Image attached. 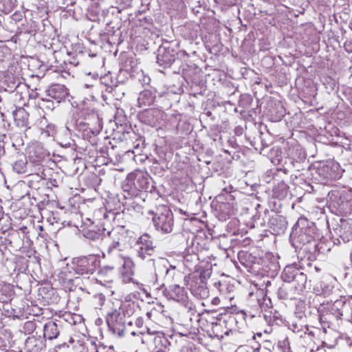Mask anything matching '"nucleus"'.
<instances>
[{
  "instance_id": "31",
  "label": "nucleus",
  "mask_w": 352,
  "mask_h": 352,
  "mask_svg": "<svg viewBox=\"0 0 352 352\" xmlns=\"http://www.w3.org/2000/svg\"><path fill=\"white\" fill-rule=\"evenodd\" d=\"M45 250L47 251L50 265L54 267V263L61 261L58 245L55 241H47L45 242Z\"/></svg>"
},
{
  "instance_id": "13",
  "label": "nucleus",
  "mask_w": 352,
  "mask_h": 352,
  "mask_svg": "<svg viewBox=\"0 0 352 352\" xmlns=\"http://www.w3.org/2000/svg\"><path fill=\"white\" fill-rule=\"evenodd\" d=\"M98 263V260L94 255L74 258L72 261L74 270L80 275L94 274Z\"/></svg>"
},
{
  "instance_id": "14",
  "label": "nucleus",
  "mask_w": 352,
  "mask_h": 352,
  "mask_svg": "<svg viewBox=\"0 0 352 352\" xmlns=\"http://www.w3.org/2000/svg\"><path fill=\"white\" fill-rule=\"evenodd\" d=\"M265 217H267V227L272 234L280 235L285 233L288 226L285 216L265 209Z\"/></svg>"
},
{
  "instance_id": "26",
  "label": "nucleus",
  "mask_w": 352,
  "mask_h": 352,
  "mask_svg": "<svg viewBox=\"0 0 352 352\" xmlns=\"http://www.w3.org/2000/svg\"><path fill=\"white\" fill-rule=\"evenodd\" d=\"M240 263L249 270H254L256 265H260L262 256L256 255L255 252H241L238 254Z\"/></svg>"
},
{
  "instance_id": "1",
  "label": "nucleus",
  "mask_w": 352,
  "mask_h": 352,
  "mask_svg": "<svg viewBox=\"0 0 352 352\" xmlns=\"http://www.w3.org/2000/svg\"><path fill=\"white\" fill-rule=\"evenodd\" d=\"M291 236L300 246V251L307 254V259L314 261L318 254V229L316 224L304 217L298 218L292 228Z\"/></svg>"
},
{
  "instance_id": "51",
  "label": "nucleus",
  "mask_w": 352,
  "mask_h": 352,
  "mask_svg": "<svg viewBox=\"0 0 352 352\" xmlns=\"http://www.w3.org/2000/svg\"><path fill=\"white\" fill-rule=\"evenodd\" d=\"M118 310L120 311L124 316V318H130L134 313V304H127L120 307Z\"/></svg>"
},
{
  "instance_id": "36",
  "label": "nucleus",
  "mask_w": 352,
  "mask_h": 352,
  "mask_svg": "<svg viewBox=\"0 0 352 352\" xmlns=\"http://www.w3.org/2000/svg\"><path fill=\"white\" fill-rule=\"evenodd\" d=\"M57 206L48 208L47 205V202H45V211L48 212V214L45 213V216L47 217V221L49 223L50 227H53L55 226L54 230H58L60 228V225L62 223L60 222L61 219L58 215V211L54 210V209H57Z\"/></svg>"
},
{
  "instance_id": "49",
  "label": "nucleus",
  "mask_w": 352,
  "mask_h": 352,
  "mask_svg": "<svg viewBox=\"0 0 352 352\" xmlns=\"http://www.w3.org/2000/svg\"><path fill=\"white\" fill-rule=\"evenodd\" d=\"M199 282L206 283L212 274V265L206 263L205 266H201L200 269Z\"/></svg>"
},
{
  "instance_id": "56",
  "label": "nucleus",
  "mask_w": 352,
  "mask_h": 352,
  "mask_svg": "<svg viewBox=\"0 0 352 352\" xmlns=\"http://www.w3.org/2000/svg\"><path fill=\"white\" fill-rule=\"evenodd\" d=\"M307 329V331L309 330V326L308 324H304V323H301V322H298L296 321H294L292 322V323L290 324V329L294 331V332H300V331H302L304 329Z\"/></svg>"
},
{
  "instance_id": "30",
  "label": "nucleus",
  "mask_w": 352,
  "mask_h": 352,
  "mask_svg": "<svg viewBox=\"0 0 352 352\" xmlns=\"http://www.w3.org/2000/svg\"><path fill=\"white\" fill-rule=\"evenodd\" d=\"M216 198L219 203L216 208L217 217L220 220L225 221L233 214V208L230 204L223 201V195H219Z\"/></svg>"
},
{
  "instance_id": "58",
  "label": "nucleus",
  "mask_w": 352,
  "mask_h": 352,
  "mask_svg": "<svg viewBox=\"0 0 352 352\" xmlns=\"http://www.w3.org/2000/svg\"><path fill=\"white\" fill-rule=\"evenodd\" d=\"M43 102L44 98L43 97L38 98L37 100L30 102L31 104L35 108L39 115H41V112L43 111Z\"/></svg>"
},
{
  "instance_id": "20",
  "label": "nucleus",
  "mask_w": 352,
  "mask_h": 352,
  "mask_svg": "<svg viewBox=\"0 0 352 352\" xmlns=\"http://www.w3.org/2000/svg\"><path fill=\"white\" fill-rule=\"evenodd\" d=\"M28 154L30 162L34 166H38L42 168L41 173L44 174L43 168V162L44 161V147L41 143H33L28 148ZM40 169V168H38Z\"/></svg>"
},
{
  "instance_id": "18",
  "label": "nucleus",
  "mask_w": 352,
  "mask_h": 352,
  "mask_svg": "<svg viewBox=\"0 0 352 352\" xmlns=\"http://www.w3.org/2000/svg\"><path fill=\"white\" fill-rule=\"evenodd\" d=\"M296 152H299V160H295L294 157L288 158V163L291 164L294 168H295L298 172H300V170H304L305 173H300L299 175H296V177L297 179H299L300 180H303L305 182V184L307 185L308 187H310L311 190H313V186H310L309 183L307 182L306 179H305V177L307 175L308 176L309 174V172L311 171V169L310 168V166L309 165L308 162H306L305 166H307V168H305L304 166V163L306 160V155L304 152H302L301 151L296 150Z\"/></svg>"
},
{
  "instance_id": "16",
  "label": "nucleus",
  "mask_w": 352,
  "mask_h": 352,
  "mask_svg": "<svg viewBox=\"0 0 352 352\" xmlns=\"http://www.w3.org/2000/svg\"><path fill=\"white\" fill-rule=\"evenodd\" d=\"M153 261L155 267V276H164L167 283H170L174 280L175 276L181 275L179 271L176 270V267L170 265L167 259L160 258L158 260Z\"/></svg>"
},
{
  "instance_id": "41",
  "label": "nucleus",
  "mask_w": 352,
  "mask_h": 352,
  "mask_svg": "<svg viewBox=\"0 0 352 352\" xmlns=\"http://www.w3.org/2000/svg\"><path fill=\"white\" fill-rule=\"evenodd\" d=\"M191 292L197 298L204 299L209 296V289L206 283H196L191 288Z\"/></svg>"
},
{
  "instance_id": "39",
  "label": "nucleus",
  "mask_w": 352,
  "mask_h": 352,
  "mask_svg": "<svg viewBox=\"0 0 352 352\" xmlns=\"http://www.w3.org/2000/svg\"><path fill=\"white\" fill-rule=\"evenodd\" d=\"M12 116L18 126H26L28 124L29 113L23 107H16Z\"/></svg>"
},
{
  "instance_id": "43",
  "label": "nucleus",
  "mask_w": 352,
  "mask_h": 352,
  "mask_svg": "<svg viewBox=\"0 0 352 352\" xmlns=\"http://www.w3.org/2000/svg\"><path fill=\"white\" fill-rule=\"evenodd\" d=\"M253 352H272L275 348V344L269 340H261L258 342L256 346H252Z\"/></svg>"
},
{
  "instance_id": "5",
  "label": "nucleus",
  "mask_w": 352,
  "mask_h": 352,
  "mask_svg": "<svg viewBox=\"0 0 352 352\" xmlns=\"http://www.w3.org/2000/svg\"><path fill=\"white\" fill-rule=\"evenodd\" d=\"M148 214L151 216L155 229L161 234H169L174 228V217L172 210L165 205L157 206L155 210H150Z\"/></svg>"
},
{
  "instance_id": "44",
  "label": "nucleus",
  "mask_w": 352,
  "mask_h": 352,
  "mask_svg": "<svg viewBox=\"0 0 352 352\" xmlns=\"http://www.w3.org/2000/svg\"><path fill=\"white\" fill-rule=\"evenodd\" d=\"M105 229L98 230L87 229L83 231V236L92 241H103Z\"/></svg>"
},
{
  "instance_id": "38",
  "label": "nucleus",
  "mask_w": 352,
  "mask_h": 352,
  "mask_svg": "<svg viewBox=\"0 0 352 352\" xmlns=\"http://www.w3.org/2000/svg\"><path fill=\"white\" fill-rule=\"evenodd\" d=\"M261 208L260 204H257L256 207V213L252 216V228H265L266 226H267V217H265V209L262 212L259 210Z\"/></svg>"
},
{
  "instance_id": "27",
  "label": "nucleus",
  "mask_w": 352,
  "mask_h": 352,
  "mask_svg": "<svg viewBox=\"0 0 352 352\" xmlns=\"http://www.w3.org/2000/svg\"><path fill=\"white\" fill-rule=\"evenodd\" d=\"M262 270L270 274L271 276L277 274L280 270V265L277 259L271 254H266L265 256H262V261H261Z\"/></svg>"
},
{
  "instance_id": "35",
  "label": "nucleus",
  "mask_w": 352,
  "mask_h": 352,
  "mask_svg": "<svg viewBox=\"0 0 352 352\" xmlns=\"http://www.w3.org/2000/svg\"><path fill=\"white\" fill-rule=\"evenodd\" d=\"M50 283L45 280V306L52 305L54 309H56V306L60 301V296L56 290L53 288Z\"/></svg>"
},
{
  "instance_id": "17",
  "label": "nucleus",
  "mask_w": 352,
  "mask_h": 352,
  "mask_svg": "<svg viewBox=\"0 0 352 352\" xmlns=\"http://www.w3.org/2000/svg\"><path fill=\"white\" fill-rule=\"evenodd\" d=\"M164 111L158 108H150L138 113L139 120L147 125L155 126L163 120Z\"/></svg>"
},
{
  "instance_id": "7",
  "label": "nucleus",
  "mask_w": 352,
  "mask_h": 352,
  "mask_svg": "<svg viewBox=\"0 0 352 352\" xmlns=\"http://www.w3.org/2000/svg\"><path fill=\"white\" fill-rule=\"evenodd\" d=\"M329 207L335 212L349 213L352 211V192L350 191L331 190L327 195Z\"/></svg>"
},
{
  "instance_id": "54",
  "label": "nucleus",
  "mask_w": 352,
  "mask_h": 352,
  "mask_svg": "<svg viewBox=\"0 0 352 352\" xmlns=\"http://www.w3.org/2000/svg\"><path fill=\"white\" fill-rule=\"evenodd\" d=\"M278 347L281 350L282 352H293L289 338L287 337L283 340H279L278 342Z\"/></svg>"
},
{
  "instance_id": "55",
  "label": "nucleus",
  "mask_w": 352,
  "mask_h": 352,
  "mask_svg": "<svg viewBox=\"0 0 352 352\" xmlns=\"http://www.w3.org/2000/svg\"><path fill=\"white\" fill-rule=\"evenodd\" d=\"M330 318L331 315L328 311H327L325 314H320L319 315L318 319L324 329H325L326 327H330Z\"/></svg>"
},
{
  "instance_id": "10",
  "label": "nucleus",
  "mask_w": 352,
  "mask_h": 352,
  "mask_svg": "<svg viewBox=\"0 0 352 352\" xmlns=\"http://www.w3.org/2000/svg\"><path fill=\"white\" fill-rule=\"evenodd\" d=\"M281 278L285 283L297 285L298 289H305L307 283V275L301 272L296 264L285 267L281 274Z\"/></svg>"
},
{
  "instance_id": "46",
  "label": "nucleus",
  "mask_w": 352,
  "mask_h": 352,
  "mask_svg": "<svg viewBox=\"0 0 352 352\" xmlns=\"http://www.w3.org/2000/svg\"><path fill=\"white\" fill-rule=\"evenodd\" d=\"M59 169L56 163L52 160L49 159L47 161H45V173L47 174V177H52L50 175H53L58 179L59 177Z\"/></svg>"
},
{
  "instance_id": "32",
  "label": "nucleus",
  "mask_w": 352,
  "mask_h": 352,
  "mask_svg": "<svg viewBox=\"0 0 352 352\" xmlns=\"http://www.w3.org/2000/svg\"><path fill=\"white\" fill-rule=\"evenodd\" d=\"M348 308L349 306L346 301L343 299H340L336 300L327 311L331 316L335 317L338 320L342 318Z\"/></svg>"
},
{
  "instance_id": "6",
  "label": "nucleus",
  "mask_w": 352,
  "mask_h": 352,
  "mask_svg": "<svg viewBox=\"0 0 352 352\" xmlns=\"http://www.w3.org/2000/svg\"><path fill=\"white\" fill-rule=\"evenodd\" d=\"M82 113L85 118H79L76 121V128L82 133V137L89 139L98 134L102 129V121L97 112L91 110L90 113L82 111Z\"/></svg>"
},
{
  "instance_id": "40",
  "label": "nucleus",
  "mask_w": 352,
  "mask_h": 352,
  "mask_svg": "<svg viewBox=\"0 0 352 352\" xmlns=\"http://www.w3.org/2000/svg\"><path fill=\"white\" fill-rule=\"evenodd\" d=\"M16 161L12 164V169L18 174H23L27 172V158L23 153H16Z\"/></svg>"
},
{
  "instance_id": "9",
  "label": "nucleus",
  "mask_w": 352,
  "mask_h": 352,
  "mask_svg": "<svg viewBox=\"0 0 352 352\" xmlns=\"http://www.w3.org/2000/svg\"><path fill=\"white\" fill-rule=\"evenodd\" d=\"M69 96V91L65 85L60 83L50 85L45 91V109L53 111Z\"/></svg>"
},
{
  "instance_id": "37",
  "label": "nucleus",
  "mask_w": 352,
  "mask_h": 352,
  "mask_svg": "<svg viewBox=\"0 0 352 352\" xmlns=\"http://www.w3.org/2000/svg\"><path fill=\"white\" fill-rule=\"evenodd\" d=\"M199 26L193 23H187L180 30L181 35L186 40L190 41H195L198 37Z\"/></svg>"
},
{
  "instance_id": "34",
  "label": "nucleus",
  "mask_w": 352,
  "mask_h": 352,
  "mask_svg": "<svg viewBox=\"0 0 352 352\" xmlns=\"http://www.w3.org/2000/svg\"><path fill=\"white\" fill-rule=\"evenodd\" d=\"M155 153L154 162L159 164L167 163L173 157L172 151L166 146H156Z\"/></svg>"
},
{
  "instance_id": "61",
  "label": "nucleus",
  "mask_w": 352,
  "mask_h": 352,
  "mask_svg": "<svg viewBox=\"0 0 352 352\" xmlns=\"http://www.w3.org/2000/svg\"><path fill=\"white\" fill-rule=\"evenodd\" d=\"M213 285L219 290L221 294H226V290L228 289L227 284L226 283H221V281L218 280L214 282Z\"/></svg>"
},
{
  "instance_id": "45",
  "label": "nucleus",
  "mask_w": 352,
  "mask_h": 352,
  "mask_svg": "<svg viewBox=\"0 0 352 352\" xmlns=\"http://www.w3.org/2000/svg\"><path fill=\"white\" fill-rule=\"evenodd\" d=\"M254 100L250 94H242L239 100V106L247 111H254V108L252 107Z\"/></svg>"
},
{
  "instance_id": "3",
  "label": "nucleus",
  "mask_w": 352,
  "mask_h": 352,
  "mask_svg": "<svg viewBox=\"0 0 352 352\" xmlns=\"http://www.w3.org/2000/svg\"><path fill=\"white\" fill-rule=\"evenodd\" d=\"M154 186L153 179L146 172L135 170L128 174L122 184L123 191L126 193L124 197H137L139 192H152Z\"/></svg>"
},
{
  "instance_id": "25",
  "label": "nucleus",
  "mask_w": 352,
  "mask_h": 352,
  "mask_svg": "<svg viewBox=\"0 0 352 352\" xmlns=\"http://www.w3.org/2000/svg\"><path fill=\"white\" fill-rule=\"evenodd\" d=\"M304 289H298L296 284L287 283V284H283L279 287L277 295L280 300H293Z\"/></svg>"
},
{
  "instance_id": "23",
  "label": "nucleus",
  "mask_w": 352,
  "mask_h": 352,
  "mask_svg": "<svg viewBox=\"0 0 352 352\" xmlns=\"http://www.w3.org/2000/svg\"><path fill=\"white\" fill-rule=\"evenodd\" d=\"M46 47L47 45H45V57L47 58L45 68L63 67L65 60L63 58V52L60 50H54L52 47H48L47 49Z\"/></svg>"
},
{
  "instance_id": "29",
  "label": "nucleus",
  "mask_w": 352,
  "mask_h": 352,
  "mask_svg": "<svg viewBox=\"0 0 352 352\" xmlns=\"http://www.w3.org/2000/svg\"><path fill=\"white\" fill-rule=\"evenodd\" d=\"M100 82L101 85L105 87V93L111 94L113 97H116L118 100L117 91L118 90V86L117 85L118 81L116 78H113L111 73H108L103 76L100 78Z\"/></svg>"
},
{
  "instance_id": "64",
  "label": "nucleus",
  "mask_w": 352,
  "mask_h": 352,
  "mask_svg": "<svg viewBox=\"0 0 352 352\" xmlns=\"http://www.w3.org/2000/svg\"><path fill=\"white\" fill-rule=\"evenodd\" d=\"M69 345L67 344L65 342L63 344H57L54 349L49 350L48 352H58V350H60L61 349H68Z\"/></svg>"
},
{
  "instance_id": "4",
  "label": "nucleus",
  "mask_w": 352,
  "mask_h": 352,
  "mask_svg": "<svg viewBox=\"0 0 352 352\" xmlns=\"http://www.w3.org/2000/svg\"><path fill=\"white\" fill-rule=\"evenodd\" d=\"M105 321L109 330L116 336L122 338L126 334L135 336L132 329L133 321L131 318H124V316L117 309H111L107 312Z\"/></svg>"
},
{
  "instance_id": "2",
  "label": "nucleus",
  "mask_w": 352,
  "mask_h": 352,
  "mask_svg": "<svg viewBox=\"0 0 352 352\" xmlns=\"http://www.w3.org/2000/svg\"><path fill=\"white\" fill-rule=\"evenodd\" d=\"M195 50H180L177 51L171 46V44L166 43L162 45L157 50L156 56L157 63L163 68L172 67L177 69L182 60L186 61V58L190 55H195Z\"/></svg>"
},
{
  "instance_id": "12",
  "label": "nucleus",
  "mask_w": 352,
  "mask_h": 352,
  "mask_svg": "<svg viewBox=\"0 0 352 352\" xmlns=\"http://www.w3.org/2000/svg\"><path fill=\"white\" fill-rule=\"evenodd\" d=\"M135 245L137 256L142 260L152 256L157 248L153 238L148 233L142 234L137 240Z\"/></svg>"
},
{
  "instance_id": "59",
  "label": "nucleus",
  "mask_w": 352,
  "mask_h": 352,
  "mask_svg": "<svg viewBox=\"0 0 352 352\" xmlns=\"http://www.w3.org/2000/svg\"><path fill=\"white\" fill-rule=\"evenodd\" d=\"M114 33H115L114 27L111 26L110 23H107V26L100 33V36L103 39L106 40V39H107V38L106 37L107 36L113 35Z\"/></svg>"
},
{
  "instance_id": "24",
  "label": "nucleus",
  "mask_w": 352,
  "mask_h": 352,
  "mask_svg": "<svg viewBox=\"0 0 352 352\" xmlns=\"http://www.w3.org/2000/svg\"><path fill=\"white\" fill-rule=\"evenodd\" d=\"M316 173L322 175L324 178L330 180H336L341 177L342 170L340 168V166L338 163L331 162L328 164L324 165L322 168L318 170L314 168Z\"/></svg>"
},
{
  "instance_id": "21",
  "label": "nucleus",
  "mask_w": 352,
  "mask_h": 352,
  "mask_svg": "<svg viewBox=\"0 0 352 352\" xmlns=\"http://www.w3.org/2000/svg\"><path fill=\"white\" fill-rule=\"evenodd\" d=\"M188 247L186 249V253L183 257L184 265L190 272H199L201 265H200V258L198 254L195 253L193 248Z\"/></svg>"
},
{
  "instance_id": "47",
  "label": "nucleus",
  "mask_w": 352,
  "mask_h": 352,
  "mask_svg": "<svg viewBox=\"0 0 352 352\" xmlns=\"http://www.w3.org/2000/svg\"><path fill=\"white\" fill-rule=\"evenodd\" d=\"M153 342L155 345L154 350L159 349H163L166 350L167 346L170 344L168 339L163 335L155 336L153 338Z\"/></svg>"
},
{
  "instance_id": "50",
  "label": "nucleus",
  "mask_w": 352,
  "mask_h": 352,
  "mask_svg": "<svg viewBox=\"0 0 352 352\" xmlns=\"http://www.w3.org/2000/svg\"><path fill=\"white\" fill-rule=\"evenodd\" d=\"M66 1L67 0H47L45 1V7L47 8L50 7L52 10H58L67 6Z\"/></svg>"
},
{
  "instance_id": "28",
  "label": "nucleus",
  "mask_w": 352,
  "mask_h": 352,
  "mask_svg": "<svg viewBox=\"0 0 352 352\" xmlns=\"http://www.w3.org/2000/svg\"><path fill=\"white\" fill-rule=\"evenodd\" d=\"M157 90L155 88L145 89L138 95V106L144 107L154 104L155 102H157Z\"/></svg>"
},
{
  "instance_id": "53",
  "label": "nucleus",
  "mask_w": 352,
  "mask_h": 352,
  "mask_svg": "<svg viewBox=\"0 0 352 352\" xmlns=\"http://www.w3.org/2000/svg\"><path fill=\"white\" fill-rule=\"evenodd\" d=\"M45 202H47L48 208H50L51 205L52 207L57 206L58 204L56 192H52V194L45 192Z\"/></svg>"
},
{
  "instance_id": "62",
  "label": "nucleus",
  "mask_w": 352,
  "mask_h": 352,
  "mask_svg": "<svg viewBox=\"0 0 352 352\" xmlns=\"http://www.w3.org/2000/svg\"><path fill=\"white\" fill-rule=\"evenodd\" d=\"M261 146H258V145H256V141L255 140H254L253 141H251L250 144L253 147H254V148L256 150H259L261 152L265 147L268 146V144L265 142H263V141L262 140H261Z\"/></svg>"
},
{
  "instance_id": "57",
  "label": "nucleus",
  "mask_w": 352,
  "mask_h": 352,
  "mask_svg": "<svg viewBox=\"0 0 352 352\" xmlns=\"http://www.w3.org/2000/svg\"><path fill=\"white\" fill-rule=\"evenodd\" d=\"M120 208V202L118 198H113L107 201L106 208L113 211Z\"/></svg>"
},
{
  "instance_id": "22",
  "label": "nucleus",
  "mask_w": 352,
  "mask_h": 352,
  "mask_svg": "<svg viewBox=\"0 0 352 352\" xmlns=\"http://www.w3.org/2000/svg\"><path fill=\"white\" fill-rule=\"evenodd\" d=\"M338 238L334 241L336 244L352 243V223L348 221H341L340 225L335 229Z\"/></svg>"
},
{
  "instance_id": "63",
  "label": "nucleus",
  "mask_w": 352,
  "mask_h": 352,
  "mask_svg": "<svg viewBox=\"0 0 352 352\" xmlns=\"http://www.w3.org/2000/svg\"><path fill=\"white\" fill-rule=\"evenodd\" d=\"M94 300L97 301L96 305L102 306L105 301V296L102 294H98L94 296Z\"/></svg>"
},
{
  "instance_id": "11",
  "label": "nucleus",
  "mask_w": 352,
  "mask_h": 352,
  "mask_svg": "<svg viewBox=\"0 0 352 352\" xmlns=\"http://www.w3.org/2000/svg\"><path fill=\"white\" fill-rule=\"evenodd\" d=\"M174 73L182 74L184 78L187 81H190L192 83L198 85L201 82L202 78L201 69L195 64L190 62L188 63L182 60L180 66L177 69L174 68Z\"/></svg>"
},
{
  "instance_id": "8",
  "label": "nucleus",
  "mask_w": 352,
  "mask_h": 352,
  "mask_svg": "<svg viewBox=\"0 0 352 352\" xmlns=\"http://www.w3.org/2000/svg\"><path fill=\"white\" fill-rule=\"evenodd\" d=\"M60 312L59 309L45 308V340H52L60 335L63 323Z\"/></svg>"
},
{
  "instance_id": "33",
  "label": "nucleus",
  "mask_w": 352,
  "mask_h": 352,
  "mask_svg": "<svg viewBox=\"0 0 352 352\" xmlns=\"http://www.w3.org/2000/svg\"><path fill=\"white\" fill-rule=\"evenodd\" d=\"M64 67L45 68V79L50 84L60 83L64 76L62 74Z\"/></svg>"
},
{
  "instance_id": "48",
  "label": "nucleus",
  "mask_w": 352,
  "mask_h": 352,
  "mask_svg": "<svg viewBox=\"0 0 352 352\" xmlns=\"http://www.w3.org/2000/svg\"><path fill=\"white\" fill-rule=\"evenodd\" d=\"M51 175L52 177H47V174L45 173V192L50 194L56 192V191L53 190V188L57 189L58 187V179L53 175Z\"/></svg>"
},
{
  "instance_id": "42",
  "label": "nucleus",
  "mask_w": 352,
  "mask_h": 352,
  "mask_svg": "<svg viewBox=\"0 0 352 352\" xmlns=\"http://www.w3.org/2000/svg\"><path fill=\"white\" fill-rule=\"evenodd\" d=\"M288 192L289 186L283 180L275 185L272 190L273 197L280 200L285 199L287 196Z\"/></svg>"
},
{
  "instance_id": "19",
  "label": "nucleus",
  "mask_w": 352,
  "mask_h": 352,
  "mask_svg": "<svg viewBox=\"0 0 352 352\" xmlns=\"http://www.w3.org/2000/svg\"><path fill=\"white\" fill-rule=\"evenodd\" d=\"M156 289L162 290L163 295L168 299H172L177 302H184L187 298V292L184 287L177 284H173L166 288L163 283Z\"/></svg>"
},
{
  "instance_id": "52",
  "label": "nucleus",
  "mask_w": 352,
  "mask_h": 352,
  "mask_svg": "<svg viewBox=\"0 0 352 352\" xmlns=\"http://www.w3.org/2000/svg\"><path fill=\"white\" fill-rule=\"evenodd\" d=\"M133 61L131 60H126L124 63L122 64L121 67L120 68V72H125L129 74L130 76H132V73L133 72V67L132 65Z\"/></svg>"
},
{
  "instance_id": "15",
  "label": "nucleus",
  "mask_w": 352,
  "mask_h": 352,
  "mask_svg": "<svg viewBox=\"0 0 352 352\" xmlns=\"http://www.w3.org/2000/svg\"><path fill=\"white\" fill-rule=\"evenodd\" d=\"M124 227L114 228L104 234L103 242L107 245V252L111 254L114 250L120 246L126 236Z\"/></svg>"
},
{
  "instance_id": "60",
  "label": "nucleus",
  "mask_w": 352,
  "mask_h": 352,
  "mask_svg": "<svg viewBox=\"0 0 352 352\" xmlns=\"http://www.w3.org/2000/svg\"><path fill=\"white\" fill-rule=\"evenodd\" d=\"M56 134V126L52 124H48L45 127V135L51 136L54 140L55 135Z\"/></svg>"
}]
</instances>
